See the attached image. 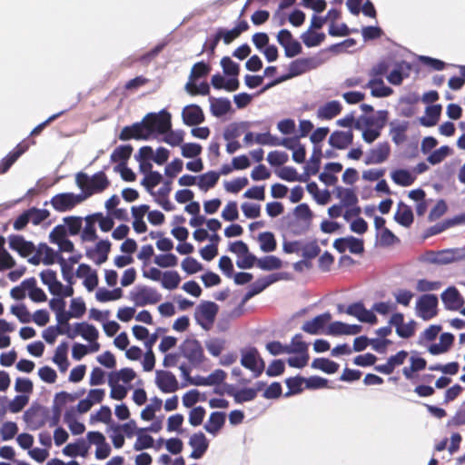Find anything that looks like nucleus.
I'll return each mask as SVG.
<instances>
[{
    "label": "nucleus",
    "instance_id": "obj_53",
    "mask_svg": "<svg viewBox=\"0 0 465 465\" xmlns=\"http://www.w3.org/2000/svg\"><path fill=\"white\" fill-rule=\"evenodd\" d=\"M322 155V148L320 146H314L312 154L310 159V164L307 167V171L311 174H316L320 169L321 158Z\"/></svg>",
    "mask_w": 465,
    "mask_h": 465
},
{
    "label": "nucleus",
    "instance_id": "obj_60",
    "mask_svg": "<svg viewBox=\"0 0 465 465\" xmlns=\"http://www.w3.org/2000/svg\"><path fill=\"white\" fill-rule=\"evenodd\" d=\"M408 75V73H403V64H401L387 75V79L391 84L400 85Z\"/></svg>",
    "mask_w": 465,
    "mask_h": 465
},
{
    "label": "nucleus",
    "instance_id": "obj_36",
    "mask_svg": "<svg viewBox=\"0 0 465 465\" xmlns=\"http://www.w3.org/2000/svg\"><path fill=\"white\" fill-rule=\"evenodd\" d=\"M459 224H465V213L456 215L452 219H447L440 223L435 224L434 226L430 227V231L431 234H438L446 229Z\"/></svg>",
    "mask_w": 465,
    "mask_h": 465
},
{
    "label": "nucleus",
    "instance_id": "obj_43",
    "mask_svg": "<svg viewBox=\"0 0 465 465\" xmlns=\"http://www.w3.org/2000/svg\"><path fill=\"white\" fill-rule=\"evenodd\" d=\"M181 282V277L176 271H166L162 275V286L167 290L176 289Z\"/></svg>",
    "mask_w": 465,
    "mask_h": 465
},
{
    "label": "nucleus",
    "instance_id": "obj_57",
    "mask_svg": "<svg viewBox=\"0 0 465 465\" xmlns=\"http://www.w3.org/2000/svg\"><path fill=\"white\" fill-rule=\"evenodd\" d=\"M64 332H68V330H64L63 326H50L43 331V338L47 343L53 344L56 337L65 334Z\"/></svg>",
    "mask_w": 465,
    "mask_h": 465
},
{
    "label": "nucleus",
    "instance_id": "obj_2",
    "mask_svg": "<svg viewBox=\"0 0 465 465\" xmlns=\"http://www.w3.org/2000/svg\"><path fill=\"white\" fill-rule=\"evenodd\" d=\"M143 123L148 138L155 132L164 134L172 128L171 114L165 110L161 111L159 114H147L143 117Z\"/></svg>",
    "mask_w": 465,
    "mask_h": 465
},
{
    "label": "nucleus",
    "instance_id": "obj_54",
    "mask_svg": "<svg viewBox=\"0 0 465 465\" xmlns=\"http://www.w3.org/2000/svg\"><path fill=\"white\" fill-rule=\"evenodd\" d=\"M285 383L289 389L286 395L298 394L302 391V384L305 383V378L301 376L290 377L286 379Z\"/></svg>",
    "mask_w": 465,
    "mask_h": 465
},
{
    "label": "nucleus",
    "instance_id": "obj_46",
    "mask_svg": "<svg viewBox=\"0 0 465 465\" xmlns=\"http://www.w3.org/2000/svg\"><path fill=\"white\" fill-rule=\"evenodd\" d=\"M282 262L274 255L265 256L257 261V267L264 271H272L281 269Z\"/></svg>",
    "mask_w": 465,
    "mask_h": 465
},
{
    "label": "nucleus",
    "instance_id": "obj_34",
    "mask_svg": "<svg viewBox=\"0 0 465 465\" xmlns=\"http://www.w3.org/2000/svg\"><path fill=\"white\" fill-rule=\"evenodd\" d=\"M441 105L434 104L426 108V116L421 117L420 122L423 126L431 127L437 124L441 114Z\"/></svg>",
    "mask_w": 465,
    "mask_h": 465
},
{
    "label": "nucleus",
    "instance_id": "obj_40",
    "mask_svg": "<svg viewBox=\"0 0 465 465\" xmlns=\"http://www.w3.org/2000/svg\"><path fill=\"white\" fill-rule=\"evenodd\" d=\"M88 445L84 440L74 443H69L63 449V453L68 457L84 456L87 453Z\"/></svg>",
    "mask_w": 465,
    "mask_h": 465
},
{
    "label": "nucleus",
    "instance_id": "obj_6",
    "mask_svg": "<svg viewBox=\"0 0 465 465\" xmlns=\"http://www.w3.org/2000/svg\"><path fill=\"white\" fill-rule=\"evenodd\" d=\"M241 364L250 370L254 377H259L263 372L265 363L255 347L241 350Z\"/></svg>",
    "mask_w": 465,
    "mask_h": 465
},
{
    "label": "nucleus",
    "instance_id": "obj_21",
    "mask_svg": "<svg viewBox=\"0 0 465 465\" xmlns=\"http://www.w3.org/2000/svg\"><path fill=\"white\" fill-rule=\"evenodd\" d=\"M77 335H80L84 340L92 342L98 339L99 332L94 325L84 322L75 323L72 333L69 334V338L74 339Z\"/></svg>",
    "mask_w": 465,
    "mask_h": 465
},
{
    "label": "nucleus",
    "instance_id": "obj_49",
    "mask_svg": "<svg viewBox=\"0 0 465 465\" xmlns=\"http://www.w3.org/2000/svg\"><path fill=\"white\" fill-rule=\"evenodd\" d=\"M212 67L209 64L201 61L194 64L191 69L189 79L197 80L209 74Z\"/></svg>",
    "mask_w": 465,
    "mask_h": 465
},
{
    "label": "nucleus",
    "instance_id": "obj_15",
    "mask_svg": "<svg viewBox=\"0 0 465 465\" xmlns=\"http://www.w3.org/2000/svg\"><path fill=\"white\" fill-rule=\"evenodd\" d=\"M30 146L25 140L19 143L15 148L0 161V174L5 173L17 159L25 153Z\"/></svg>",
    "mask_w": 465,
    "mask_h": 465
},
{
    "label": "nucleus",
    "instance_id": "obj_24",
    "mask_svg": "<svg viewBox=\"0 0 465 465\" xmlns=\"http://www.w3.org/2000/svg\"><path fill=\"white\" fill-rule=\"evenodd\" d=\"M263 383L259 382L257 388H244L235 391L232 387L227 390V394L232 396L236 403H242L254 400L258 391L262 389Z\"/></svg>",
    "mask_w": 465,
    "mask_h": 465
},
{
    "label": "nucleus",
    "instance_id": "obj_32",
    "mask_svg": "<svg viewBox=\"0 0 465 465\" xmlns=\"http://www.w3.org/2000/svg\"><path fill=\"white\" fill-rule=\"evenodd\" d=\"M209 100L211 112L216 117L226 114L232 108L231 102L227 98L210 97Z\"/></svg>",
    "mask_w": 465,
    "mask_h": 465
},
{
    "label": "nucleus",
    "instance_id": "obj_42",
    "mask_svg": "<svg viewBox=\"0 0 465 465\" xmlns=\"http://www.w3.org/2000/svg\"><path fill=\"white\" fill-rule=\"evenodd\" d=\"M301 38L307 47H314L320 45L324 41L325 35L308 29L301 35Z\"/></svg>",
    "mask_w": 465,
    "mask_h": 465
},
{
    "label": "nucleus",
    "instance_id": "obj_13",
    "mask_svg": "<svg viewBox=\"0 0 465 465\" xmlns=\"http://www.w3.org/2000/svg\"><path fill=\"white\" fill-rule=\"evenodd\" d=\"M280 280L278 273L271 274L265 277L257 279L252 284L250 285L248 292L245 293L242 303H245L253 296L259 294L268 286Z\"/></svg>",
    "mask_w": 465,
    "mask_h": 465
},
{
    "label": "nucleus",
    "instance_id": "obj_50",
    "mask_svg": "<svg viewBox=\"0 0 465 465\" xmlns=\"http://www.w3.org/2000/svg\"><path fill=\"white\" fill-rule=\"evenodd\" d=\"M123 291L121 288H115L113 291L106 289H99L96 292L95 297L101 302H106L109 301H115L122 297Z\"/></svg>",
    "mask_w": 465,
    "mask_h": 465
},
{
    "label": "nucleus",
    "instance_id": "obj_29",
    "mask_svg": "<svg viewBox=\"0 0 465 465\" xmlns=\"http://www.w3.org/2000/svg\"><path fill=\"white\" fill-rule=\"evenodd\" d=\"M341 104L338 101H331L320 106L317 116L322 120H331L341 114Z\"/></svg>",
    "mask_w": 465,
    "mask_h": 465
},
{
    "label": "nucleus",
    "instance_id": "obj_63",
    "mask_svg": "<svg viewBox=\"0 0 465 465\" xmlns=\"http://www.w3.org/2000/svg\"><path fill=\"white\" fill-rule=\"evenodd\" d=\"M182 268L188 274H193L203 270V265L193 257H186L182 262Z\"/></svg>",
    "mask_w": 465,
    "mask_h": 465
},
{
    "label": "nucleus",
    "instance_id": "obj_12",
    "mask_svg": "<svg viewBox=\"0 0 465 465\" xmlns=\"http://www.w3.org/2000/svg\"><path fill=\"white\" fill-rule=\"evenodd\" d=\"M9 247L22 257H29L35 251V245L26 241L22 235L12 234L8 237Z\"/></svg>",
    "mask_w": 465,
    "mask_h": 465
},
{
    "label": "nucleus",
    "instance_id": "obj_27",
    "mask_svg": "<svg viewBox=\"0 0 465 465\" xmlns=\"http://www.w3.org/2000/svg\"><path fill=\"white\" fill-rule=\"evenodd\" d=\"M248 29V23L245 20H242L231 30H224L223 28H219L216 33L218 34V35H221V39H223L225 45H229L236 38H238L242 33L247 31Z\"/></svg>",
    "mask_w": 465,
    "mask_h": 465
},
{
    "label": "nucleus",
    "instance_id": "obj_37",
    "mask_svg": "<svg viewBox=\"0 0 465 465\" xmlns=\"http://www.w3.org/2000/svg\"><path fill=\"white\" fill-rule=\"evenodd\" d=\"M391 126L390 134L391 135L392 141L396 144H401L407 140L406 132L409 128L408 122H402L399 124L391 123Z\"/></svg>",
    "mask_w": 465,
    "mask_h": 465
},
{
    "label": "nucleus",
    "instance_id": "obj_10",
    "mask_svg": "<svg viewBox=\"0 0 465 465\" xmlns=\"http://www.w3.org/2000/svg\"><path fill=\"white\" fill-rule=\"evenodd\" d=\"M278 43L284 48L287 57H294L302 51L301 44L295 40L288 29H282L277 35Z\"/></svg>",
    "mask_w": 465,
    "mask_h": 465
},
{
    "label": "nucleus",
    "instance_id": "obj_14",
    "mask_svg": "<svg viewBox=\"0 0 465 465\" xmlns=\"http://www.w3.org/2000/svg\"><path fill=\"white\" fill-rule=\"evenodd\" d=\"M345 312L357 318L361 322L375 324L378 321L376 315L372 312L368 311L361 302L349 305Z\"/></svg>",
    "mask_w": 465,
    "mask_h": 465
},
{
    "label": "nucleus",
    "instance_id": "obj_30",
    "mask_svg": "<svg viewBox=\"0 0 465 465\" xmlns=\"http://www.w3.org/2000/svg\"><path fill=\"white\" fill-rule=\"evenodd\" d=\"M364 88H371V94L374 97H387L390 96L393 90L386 86L382 79H370V81L363 86Z\"/></svg>",
    "mask_w": 465,
    "mask_h": 465
},
{
    "label": "nucleus",
    "instance_id": "obj_33",
    "mask_svg": "<svg viewBox=\"0 0 465 465\" xmlns=\"http://www.w3.org/2000/svg\"><path fill=\"white\" fill-rule=\"evenodd\" d=\"M389 112L387 110H380L376 115L368 116L363 118V123L368 127L381 131L388 121Z\"/></svg>",
    "mask_w": 465,
    "mask_h": 465
},
{
    "label": "nucleus",
    "instance_id": "obj_22",
    "mask_svg": "<svg viewBox=\"0 0 465 465\" xmlns=\"http://www.w3.org/2000/svg\"><path fill=\"white\" fill-rule=\"evenodd\" d=\"M331 320V314L330 312L322 313L304 322L302 330L309 334H318Z\"/></svg>",
    "mask_w": 465,
    "mask_h": 465
},
{
    "label": "nucleus",
    "instance_id": "obj_64",
    "mask_svg": "<svg viewBox=\"0 0 465 465\" xmlns=\"http://www.w3.org/2000/svg\"><path fill=\"white\" fill-rule=\"evenodd\" d=\"M450 149L447 145H443L439 149L433 151L427 158L428 162L431 164H437L442 162L450 153Z\"/></svg>",
    "mask_w": 465,
    "mask_h": 465
},
{
    "label": "nucleus",
    "instance_id": "obj_61",
    "mask_svg": "<svg viewBox=\"0 0 465 465\" xmlns=\"http://www.w3.org/2000/svg\"><path fill=\"white\" fill-rule=\"evenodd\" d=\"M393 296L398 304L408 307L414 297V293L406 289H399L394 293Z\"/></svg>",
    "mask_w": 465,
    "mask_h": 465
},
{
    "label": "nucleus",
    "instance_id": "obj_26",
    "mask_svg": "<svg viewBox=\"0 0 465 465\" xmlns=\"http://www.w3.org/2000/svg\"><path fill=\"white\" fill-rule=\"evenodd\" d=\"M391 153V148L388 143H379L378 146L370 151L365 163L367 164L381 163L387 160Z\"/></svg>",
    "mask_w": 465,
    "mask_h": 465
},
{
    "label": "nucleus",
    "instance_id": "obj_11",
    "mask_svg": "<svg viewBox=\"0 0 465 465\" xmlns=\"http://www.w3.org/2000/svg\"><path fill=\"white\" fill-rule=\"evenodd\" d=\"M155 382L160 391L164 393H172L179 389L175 375L168 371H157Z\"/></svg>",
    "mask_w": 465,
    "mask_h": 465
},
{
    "label": "nucleus",
    "instance_id": "obj_16",
    "mask_svg": "<svg viewBox=\"0 0 465 465\" xmlns=\"http://www.w3.org/2000/svg\"><path fill=\"white\" fill-rule=\"evenodd\" d=\"M408 351H400L396 354L388 358L387 362L384 364L376 365L374 369L382 374H391L396 367L402 365L408 358Z\"/></svg>",
    "mask_w": 465,
    "mask_h": 465
},
{
    "label": "nucleus",
    "instance_id": "obj_18",
    "mask_svg": "<svg viewBox=\"0 0 465 465\" xmlns=\"http://www.w3.org/2000/svg\"><path fill=\"white\" fill-rule=\"evenodd\" d=\"M182 117L184 124L188 126H196L204 121V114L197 104L185 106L183 109Z\"/></svg>",
    "mask_w": 465,
    "mask_h": 465
},
{
    "label": "nucleus",
    "instance_id": "obj_35",
    "mask_svg": "<svg viewBox=\"0 0 465 465\" xmlns=\"http://www.w3.org/2000/svg\"><path fill=\"white\" fill-rule=\"evenodd\" d=\"M133 153V146L131 144L117 146L111 154V162L119 163L121 165H125L128 159Z\"/></svg>",
    "mask_w": 465,
    "mask_h": 465
},
{
    "label": "nucleus",
    "instance_id": "obj_5",
    "mask_svg": "<svg viewBox=\"0 0 465 465\" xmlns=\"http://www.w3.org/2000/svg\"><path fill=\"white\" fill-rule=\"evenodd\" d=\"M218 310L215 302L203 301L196 307L194 318L202 328L208 331L214 323Z\"/></svg>",
    "mask_w": 465,
    "mask_h": 465
},
{
    "label": "nucleus",
    "instance_id": "obj_9",
    "mask_svg": "<svg viewBox=\"0 0 465 465\" xmlns=\"http://www.w3.org/2000/svg\"><path fill=\"white\" fill-rule=\"evenodd\" d=\"M311 63H312L311 58H300V59H296V60L292 61L290 64L289 74L287 75H282V76L273 80L272 82L267 84L261 90L260 93H262V92L266 91L267 89H269V88L274 86L275 84H278L287 79H290L292 77L298 76L300 74H304L311 68L310 67Z\"/></svg>",
    "mask_w": 465,
    "mask_h": 465
},
{
    "label": "nucleus",
    "instance_id": "obj_31",
    "mask_svg": "<svg viewBox=\"0 0 465 465\" xmlns=\"http://www.w3.org/2000/svg\"><path fill=\"white\" fill-rule=\"evenodd\" d=\"M226 415L224 412L214 411L211 413L208 421L204 425L207 432L215 435L223 427Z\"/></svg>",
    "mask_w": 465,
    "mask_h": 465
},
{
    "label": "nucleus",
    "instance_id": "obj_3",
    "mask_svg": "<svg viewBox=\"0 0 465 465\" xmlns=\"http://www.w3.org/2000/svg\"><path fill=\"white\" fill-rule=\"evenodd\" d=\"M312 212L309 205H296L292 215L290 216L288 228L295 235L307 232L312 224Z\"/></svg>",
    "mask_w": 465,
    "mask_h": 465
},
{
    "label": "nucleus",
    "instance_id": "obj_62",
    "mask_svg": "<svg viewBox=\"0 0 465 465\" xmlns=\"http://www.w3.org/2000/svg\"><path fill=\"white\" fill-rule=\"evenodd\" d=\"M29 397L27 395H17L8 404V410L12 413L21 411L28 403Z\"/></svg>",
    "mask_w": 465,
    "mask_h": 465
},
{
    "label": "nucleus",
    "instance_id": "obj_51",
    "mask_svg": "<svg viewBox=\"0 0 465 465\" xmlns=\"http://www.w3.org/2000/svg\"><path fill=\"white\" fill-rule=\"evenodd\" d=\"M163 405L161 399L154 397L152 403L147 405L141 412V418L143 420H152L154 418L155 412L160 411Z\"/></svg>",
    "mask_w": 465,
    "mask_h": 465
},
{
    "label": "nucleus",
    "instance_id": "obj_52",
    "mask_svg": "<svg viewBox=\"0 0 465 465\" xmlns=\"http://www.w3.org/2000/svg\"><path fill=\"white\" fill-rule=\"evenodd\" d=\"M287 353H308V344L302 341V334H295L292 339V346H288Z\"/></svg>",
    "mask_w": 465,
    "mask_h": 465
},
{
    "label": "nucleus",
    "instance_id": "obj_23",
    "mask_svg": "<svg viewBox=\"0 0 465 465\" xmlns=\"http://www.w3.org/2000/svg\"><path fill=\"white\" fill-rule=\"evenodd\" d=\"M353 142V133L349 131H334L329 137V143L335 149L343 150Z\"/></svg>",
    "mask_w": 465,
    "mask_h": 465
},
{
    "label": "nucleus",
    "instance_id": "obj_28",
    "mask_svg": "<svg viewBox=\"0 0 465 465\" xmlns=\"http://www.w3.org/2000/svg\"><path fill=\"white\" fill-rule=\"evenodd\" d=\"M40 278L43 283L48 286V290L53 295H59L62 283L57 280L54 271L51 269L45 270L41 272Z\"/></svg>",
    "mask_w": 465,
    "mask_h": 465
},
{
    "label": "nucleus",
    "instance_id": "obj_20",
    "mask_svg": "<svg viewBox=\"0 0 465 465\" xmlns=\"http://www.w3.org/2000/svg\"><path fill=\"white\" fill-rule=\"evenodd\" d=\"M189 445L193 448L190 457L193 459H200L206 452L209 442L203 432H197L191 436Z\"/></svg>",
    "mask_w": 465,
    "mask_h": 465
},
{
    "label": "nucleus",
    "instance_id": "obj_41",
    "mask_svg": "<svg viewBox=\"0 0 465 465\" xmlns=\"http://www.w3.org/2000/svg\"><path fill=\"white\" fill-rule=\"evenodd\" d=\"M258 241L261 250L264 252H273L277 247L275 237L271 232H261L258 235Z\"/></svg>",
    "mask_w": 465,
    "mask_h": 465
},
{
    "label": "nucleus",
    "instance_id": "obj_55",
    "mask_svg": "<svg viewBox=\"0 0 465 465\" xmlns=\"http://www.w3.org/2000/svg\"><path fill=\"white\" fill-rule=\"evenodd\" d=\"M94 222L99 223V227L103 232H109L114 227L113 217L107 214V216H104L103 213H97L90 216Z\"/></svg>",
    "mask_w": 465,
    "mask_h": 465
},
{
    "label": "nucleus",
    "instance_id": "obj_44",
    "mask_svg": "<svg viewBox=\"0 0 465 465\" xmlns=\"http://www.w3.org/2000/svg\"><path fill=\"white\" fill-rule=\"evenodd\" d=\"M68 346L65 342L61 343L55 350L53 361L56 363L61 371H65L69 365L67 360Z\"/></svg>",
    "mask_w": 465,
    "mask_h": 465
},
{
    "label": "nucleus",
    "instance_id": "obj_48",
    "mask_svg": "<svg viewBox=\"0 0 465 465\" xmlns=\"http://www.w3.org/2000/svg\"><path fill=\"white\" fill-rule=\"evenodd\" d=\"M218 179L219 174L213 171H211L200 175L197 184L201 189L207 191L217 183Z\"/></svg>",
    "mask_w": 465,
    "mask_h": 465
},
{
    "label": "nucleus",
    "instance_id": "obj_25",
    "mask_svg": "<svg viewBox=\"0 0 465 465\" xmlns=\"http://www.w3.org/2000/svg\"><path fill=\"white\" fill-rule=\"evenodd\" d=\"M44 412L40 406L31 407L24 413V420L31 429L37 430L45 423Z\"/></svg>",
    "mask_w": 465,
    "mask_h": 465
},
{
    "label": "nucleus",
    "instance_id": "obj_1",
    "mask_svg": "<svg viewBox=\"0 0 465 465\" xmlns=\"http://www.w3.org/2000/svg\"><path fill=\"white\" fill-rule=\"evenodd\" d=\"M75 182L81 189L80 193H60L54 196L49 203H80L89 196L102 193L109 186L107 176L102 171L94 173L92 177H89L85 173L80 172L76 173Z\"/></svg>",
    "mask_w": 465,
    "mask_h": 465
},
{
    "label": "nucleus",
    "instance_id": "obj_45",
    "mask_svg": "<svg viewBox=\"0 0 465 465\" xmlns=\"http://www.w3.org/2000/svg\"><path fill=\"white\" fill-rule=\"evenodd\" d=\"M162 180L163 176L160 173L156 171H150L148 173L145 174L141 183L145 187V189L149 193L154 194L153 190L158 184H160Z\"/></svg>",
    "mask_w": 465,
    "mask_h": 465
},
{
    "label": "nucleus",
    "instance_id": "obj_38",
    "mask_svg": "<svg viewBox=\"0 0 465 465\" xmlns=\"http://www.w3.org/2000/svg\"><path fill=\"white\" fill-rule=\"evenodd\" d=\"M312 367L328 374H333L339 370V364L327 358L314 359L312 362Z\"/></svg>",
    "mask_w": 465,
    "mask_h": 465
},
{
    "label": "nucleus",
    "instance_id": "obj_39",
    "mask_svg": "<svg viewBox=\"0 0 465 465\" xmlns=\"http://www.w3.org/2000/svg\"><path fill=\"white\" fill-rule=\"evenodd\" d=\"M395 221L402 226L409 227L413 223V213L409 205H398Z\"/></svg>",
    "mask_w": 465,
    "mask_h": 465
},
{
    "label": "nucleus",
    "instance_id": "obj_58",
    "mask_svg": "<svg viewBox=\"0 0 465 465\" xmlns=\"http://www.w3.org/2000/svg\"><path fill=\"white\" fill-rule=\"evenodd\" d=\"M221 65L223 67V73L226 75L236 77L239 74V65L235 62H233L229 56H224L222 58Z\"/></svg>",
    "mask_w": 465,
    "mask_h": 465
},
{
    "label": "nucleus",
    "instance_id": "obj_4",
    "mask_svg": "<svg viewBox=\"0 0 465 465\" xmlns=\"http://www.w3.org/2000/svg\"><path fill=\"white\" fill-rule=\"evenodd\" d=\"M180 354L184 357L190 365L200 366L204 361L203 349L196 339L187 338L179 346Z\"/></svg>",
    "mask_w": 465,
    "mask_h": 465
},
{
    "label": "nucleus",
    "instance_id": "obj_8",
    "mask_svg": "<svg viewBox=\"0 0 465 465\" xmlns=\"http://www.w3.org/2000/svg\"><path fill=\"white\" fill-rule=\"evenodd\" d=\"M438 298L434 294L421 295L416 304L417 315L424 321L434 318L437 313Z\"/></svg>",
    "mask_w": 465,
    "mask_h": 465
},
{
    "label": "nucleus",
    "instance_id": "obj_47",
    "mask_svg": "<svg viewBox=\"0 0 465 465\" xmlns=\"http://www.w3.org/2000/svg\"><path fill=\"white\" fill-rule=\"evenodd\" d=\"M391 179L399 185L409 186L414 183L415 177L407 170L398 169L392 172Z\"/></svg>",
    "mask_w": 465,
    "mask_h": 465
},
{
    "label": "nucleus",
    "instance_id": "obj_59",
    "mask_svg": "<svg viewBox=\"0 0 465 465\" xmlns=\"http://www.w3.org/2000/svg\"><path fill=\"white\" fill-rule=\"evenodd\" d=\"M289 156L285 152L272 151L267 155V161L272 166H281L287 163Z\"/></svg>",
    "mask_w": 465,
    "mask_h": 465
},
{
    "label": "nucleus",
    "instance_id": "obj_56",
    "mask_svg": "<svg viewBox=\"0 0 465 465\" xmlns=\"http://www.w3.org/2000/svg\"><path fill=\"white\" fill-rule=\"evenodd\" d=\"M153 262L161 268H168L176 266L178 259L173 253H166L155 256Z\"/></svg>",
    "mask_w": 465,
    "mask_h": 465
},
{
    "label": "nucleus",
    "instance_id": "obj_19",
    "mask_svg": "<svg viewBox=\"0 0 465 465\" xmlns=\"http://www.w3.org/2000/svg\"><path fill=\"white\" fill-rule=\"evenodd\" d=\"M441 300L444 302L445 307L450 311H458L464 304L462 297L455 287H449L441 293Z\"/></svg>",
    "mask_w": 465,
    "mask_h": 465
},
{
    "label": "nucleus",
    "instance_id": "obj_7",
    "mask_svg": "<svg viewBox=\"0 0 465 465\" xmlns=\"http://www.w3.org/2000/svg\"><path fill=\"white\" fill-rule=\"evenodd\" d=\"M130 299L136 306L156 304L162 300L161 293L154 288L139 285L130 292Z\"/></svg>",
    "mask_w": 465,
    "mask_h": 465
},
{
    "label": "nucleus",
    "instance_id": "obj_17",
    "mask_svg": "<svg viewBox=\"0 0 465 465\" xmlns=\"http://www.w3.org/2000/svg\"><path fill=\"white\" fill-rule=\"evenodd\" d=\"M118 138L121 141H127L130 139L147 140L148 136L145 132L144 124L142 121L134 123L132 125L124 126L120 132Z\"/></svg>",
    "mask_w": 465,
    "mask_h": 465
}]
</instances>
